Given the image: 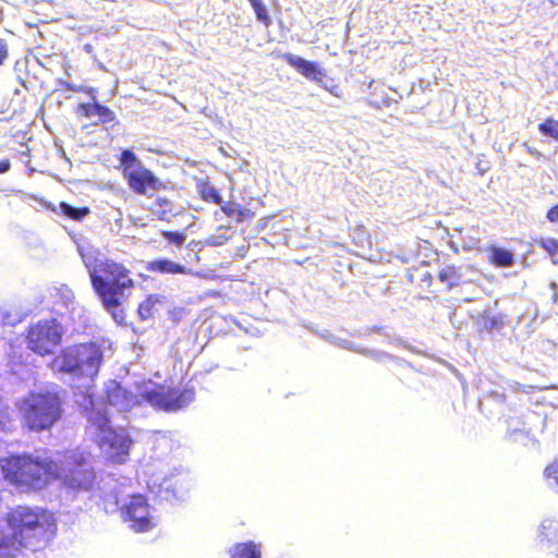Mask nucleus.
<instances>
[{
  "mask_svg": "<svg viewBox=\"0 0 558 558\" xmlns=\"http://www.w3.org/2000/svg\"><path fill=\"white\" fill-rule=\"evenodd\" d=\"M108 407L123 414L143 415L144 408L149 405L156 411L177 412L186 408L195 398L192 388L170 387L153 381L123 387L116 380L106 384Z\"/></svg>",
  "mask_w": 558,
  "mask_h": 558,
  "instance_id": "1",
  "label": "nucleus"
},
{
  "mask_svg": "<svg viewBox=\"0 0 558 558\" xmlns=\"http://www.w3.org/2000/svg\"><path fill=\"white\" fill-rule=\"evenodd\" d=\"M104 360L101 347L95 342L80 343L64 349L54 357L52 369L62 374L64 380L88 386L97 376Z\"/></svg>",
  "mask_w": 558,
  "mask_h": 558,
  "instance_id": "2",
  "label": "nucleus"
},
{
  "mask_svg": "<svg viewBox=\"0 0 558 558\" xmlns=\"http://www.w3.org/2000/svg\"><path fill=\"white\" fill-rule=\"evenodd\" d=\"M90 283L104 308L110 313L117 324L123 325L125 314L121 305L128 296L126 291L134 286L130 278V270L111 259L105 264L100 274L94 275Z\"/></svg>",
  "mask_w": 558,
  "mask_h": 558,
  "instance_id": "3",
  "label": "nucleus"
},
{
  "mask_svg": "<svg viewBox=\"0 0 558 558\" xmlns=\"http://www.w3.org/2000/svg\"><path fill=\"white\" fill-rule=\"evenodd\" d=\"M8 523L19 545L34 551L43 547L56 532L53 515L43 509L20 506L9 513Z\"/></svg>",
  "mask_w": 558,
  "mask_h": 558,
  "instance_id": "4",
  "label": "nucleus"
},
{
  "mask_svg": "<svg viewBox=\"0 0 558 558\" xmlns=\"http://www.w3.org/2000/svg\"><path fill=\"white\" fill-rule=\"evenodd\" d=\"M87 413L90 433L100 448L102 454L113 463H123L128 460L133 440L125 428H113L108 418V413L95 408L93 400Z\"/></svg>",
  "mask_w": 558,
  "mask_h": 558,
  "instance_id": "5",
  "label": "nucleus"
},
{
  "mask_svg": "<svg viewBox=\"0 0 558 558\" xmlns=\"http://www.w3.org/2000/svg\"><path fill=\"white\" fill-rule=\"evenodd\" d=\"M4 478L21 488L41 489L51 480V459L33 458L28 454L11 456L0 460Z\"/></svg>",
  "mask_w": 558,
  "mask_h": 558,
  "instance_id": "6",
  "label": "nucleus"
},
{
  "mask_svg": "<svg viewBox=\"0 0 558 558\" xmlns=\"http://www.w3.org/2000/svg\"><path fill=\"white\" fill-rule=\"evenodd\" d=\"M53 468L52 478H59L63 487L70 492H89L96 482V473L92 464L90 454L82 450H70L51 459Z\"/></svg>",
  "mask_w": 558,
  "mask_h": 558,
  "instance_id": "7",
  "label": "nucleus"
},
{
  "mask_svg": "<svg viewBox=\"0 0 558 558\" xmlns=\"http://www.w3.org/2000/svg\"><path fill=\"white\" fill-rule=\"evenodd\" d=\"M26 426L35 432L49 429L62 414L58 391L31 392L19 402Z\"/></svg>",
  "mask_w": 558,
  "mask_h": 558,
  "instance_id": "8",
  "label": "nucleus"
},
{
  "mask_svg": "<svg viewBox=\"0 0 558 558\" xmlns=\"http://www.w3.org/2000/svg\"><path fill=\"white\" fill-rule=\"evenodd\" d=\"M120 163L123 177L134 193L147 195L149 191H157L163 186L161 181L143 165L131 149L122 150Z\"/></svg>",
  "mask_w": 558,
  "mask_h": 558,
  "instance_id": "9",
  "label": "nucleus"
},
{
  "mask_svg": "<svg viewBox=\"0 0 558 558\" xmlns=\"http://www.w3.org/2000/svg\"><path fill=\"white\" fill-rule=\"evenodd\" d=\"M61 337V328L56 319L39 320L28 330L27 347L37 354H50L59 345Z\"/></svg>",
  "mask_w": 558,
  "mask_h": 558,
  "instance_id": "10",
  "label": "nucleus"
},
{
  "mask_svg": "<svg viewBox=\"0 0 558 558\" xmlns=\"http://www.w3.org/2000/svg\"><path fill=\"white\" fill-rule=\"evenodd\" d=\"M124 521L130 523V529L135 532L149 531L155 524L150 514V508L145 496L132 495L121 507Z\"/></svg>",
  "mask_w": 558,
  "mask_h": 558,
  "instance_id": "11",
  "label": "nucleus"
},
{
  "mask_svg": "<svg viewBox=\"0 0 558 558\" xmlns=\"http://www.w3.org/2000/svg\"><path fill=\"white\" fill-rule=\"evenodd\" d=\"M286 62L295 69L301 75L310 81L323 85V78L326 77V71L314 61H308L300 56L287 52L282 56Z\"/></svg>",
  "mask_w": 558,
  "mask_h": 558,
  "instance_id": "12",
  "label": "nucleus"
},
{
  "mask_svg": "<svg viewBox=\"0 0 558 558\" xmlns=\"http://www.w3.org/2000/svg\"><path fill=\"white\" fill-rule=\"evenodd\" d=\"M77 251L88 271L90 281L94 275L100 274L105 268V264L111 260L101 254L98 248L88 243L78 244Z\"/></svg>",
  "mask_w": 558,
  "mask_h": 558,
  "instance_id": "13",
  "label": "nucleus"
},
{
  "mask_svg": "<svg viewBox=\"0 0 558 558\" xmlns=\"http://www.w3.org/2000/svg\"><path fill=\"white\" fill-rule=\"evenodd\" d=\"M192 486V477L189 472L180 470L177 474H171L169 478H163L160 487L167 492L171 490L175 499H184Z\"/></svg>",
  "mask_w": 558,
  "mask_h": 558,
  "instance_id": "14",
  "label": "nucleus"
},
{
  "mask_svg": "<svg viewBox=\"0 0 558 558\" xmlns=\"http://www.w3.org/2000/svg\"><path fill=\"white\" fill-rule=\"evenodd\" d=\"M331 344L335 347H338L343 350H348L354 353L362 354L366 357H369L373 361L376 362H385L386 360H395L396 357L391 354L380 351V350H372L367 348H363L356 343H354L351 340H347L343 338H340L338 336H335V338H331Z\"/></svg>",
  "mask_w": 558,
  "mask_h": 558,
  "instance_id": "15",
  "label": "nucleus"
},
{
  "mask_svg": "<svg viewBox=\"0 0 558 558\" xmlns=\"http://www.w3.org/2000/svg\"><path fill=\"white\" fill-rule=\"evenodd\" d=\"M78 111L82 112L88 119L96 118V120L94 121L95 124H107L113 122L116 119V114L112 110L98 102L81 104L78 106Z\"/></svg>",
  "mask_w": 558,
  "mask_h": 558,
  "instance_id": "16",
  "label": "nucleus"
},
{
  "mask_svg": "<svg viewBox=\"0 0 558 558\" xmlns=\"http://www.w3.org/2000/svg\"><path fill=\"white\" fill-rule=\"evenodd\" d=\"M146 269L160 274H184L185 267L170 259H155L147 264Z\"/></svg>",
  "mask_w": 558,
  "mask_h": 558,
  "instance_id": "17",
  "label": "nucleus"
},
{
  "mask_svg": "<svg viewBox=\"0 0 558 558\" xmlns=\"http://www.w3.org/2000/svg\"><path fill=\"white\" fill-rule=\"evenodd\" d=\"M231 558H260L259 546L254 542L238 543L229 549Z\"/></svg>",
  "mask_w": 558,
  "mask_h": 558,
  "instance_id": "18",
  "label": "nucleus"
},
{
  "mask_svg": "<svg viewBox=\"0 0 558 558\" xmlns=\"http://www.w3.org/2000/svg\"><path fill=\"white\" fill-rule=\"evenodd\" d=\"M52 296L54 298L56 303H60L66 311H69V313L72 314L75 311L74 293L66 284L56 287Z\"/></svg>",
  "mask_w": 558,
  "mask_h": 558,
  "instance_id": "19",
  "label": "nucleus"
},
{
  "mask_svg": "<svg viewBox=\"0 0 558 558\" xmlns=\"http://www.w3.org/2000/svg\"><path fill=\"white\" fill-rule=\"evenodd\" d=\"M489 252L490 262L497 267H510L514 263L513 253L504 247L492 246Z\"/></svg>",
  "mask_w": 558,
  "mask_h": 558,
  "instance_id": "20",
  "label": "nucleus"
},
{
  "mask_svg": "<svg viewBox=\"0 0 558 558\" xmlns=\"http://www.w3.org/2000/svg\"><path fill=\"white\" fill-rule=\"evenodd\" d=\"M24 545H19V539L4 536L0 541V558H17Z\"/></svg>",
  "mask_w": 558,
  "mask_h": 558,
  "instance_id": "21",
  "label": "nucleus"
},
{
  "mask_svg": "<svg viewBox=\"0 0 558 558\" xmlns=\"http://www.w3.org/2000/svg\"><path fill=\"white\" fill-rule=\"evenodd\" d=\"M438 278L442 283H446L449 288H452L458 286L459 281L461 280L460 269L452 265H447L440 269Z\"/></svg>",
  "mask_w": 558,
  "mask_h": 558,
  "instance_id": "22",
  "label": "nucleus"
},
{
  "mask_svg": "<svg viewBox=\"0 0 558 558\" xmlns=\"http://www.w3.org/2000/svg\"><path fill=\"white\" fill-rule=\"evenodd\" d=\"M221 210L228 216L235 218L236 221L242 222L244 221L245 217L250 215V210L246 208H242L241 205L236 203H222L220 206Z\"/></svg>",
  "mask_w": 558,
  "mask_h": 558,
  "instance_id": "23",
  "label": "nucleus"
},
{
  "mask_svg": "<svg viewBox=\"0 0 558 558\" xmlns=\"http://www.w3.org/2000/svg\"><path fill=\"white\" fill-rule=\"evenodd\" d=\"M60 209L64 216L76 221L83 220L89 214V209L87 207L77 208L65 202L60 203Z\"/></svg>",
  "mask_w": 558,
  "mask_h": 558,
  "instance_id": "24",
  "label": "nucleus"
},
{
  "mask_svg": "<svg viewBox=\"0 0 558 558\" xmlns=\"http://www.w3.org/2000/svg\"><path fill=\"white\" fill-rule=\"evenodd\" d=\"M558 532V522L546 519L541 524V535L547 541H554Z\"/></svg>",
  "mask_w": 558,
  "mask_h": 558,
  "instance_id": "25",
  "label": "nucleus"
},
{
  "mask_svg": "<svg viewBox=\"0 0 558 558\" xmlns=\"http://www.w3.org/2000/svg\"><path fill=\"white\" fill-rule=\"evenodd\" d=\"M158 302V298L149 295L145 301L138 305V315L141 319L146 320L153 315L155 304Z\"/></svg>",
  "mask_w": 558,
  "mask_h": 558,
  "instance_id": "26",
  "label": "nucleus"
},
{
  "mask_svg": "<svg viewBox=\"0 0 558 558\" xmlns=\"http://www.w3.org/2000/svg\"><path fill=\"white\" fill-rule=\"evenodd\" d=\"M251 5H252V8H253V10L255 12L257 21L263 23L266 27L270 26L271 19L269 16L267 8L263 3V1L259 0L257 2L252 3Z\"/></svg>",
  "mask_w": 558,
  "mask_h": 558,
  "instance_id": "27",
  "label": "nucleus"
},
{
  "mask_svg": "<svg viewBox=\"0 0 558 558\" xmlns=\"http://www.w3.org/2000/svg\"><path fill=\"white\" fill-rule=\"evenodd\" d=\"M544 475L547 480L548 487L558 492V461H554L549 464L545 469Z\"/></svg>",
  "mask_w": 558,
  "mask_h": 558,
  "instance_id": "28",
  "label": "nucleus"
},
{
  "mask_svg": "<svg viewBox=\"0 0 558 558\" xmlns=\"http://www.w3.org/2000/svg\"><path fill=\"white\" fill-rule=\"evenodd\" d=\"M538 130L543 135L551 137L558 142V121L547 119L538 125Z\"/></svg>",
  "mask_w": 558,
  "mask_h": 558,
  "instance_id": "29",
  "label": "nucleus"
},
{
  "mask_svg": "<svg viewBox=\"0 0 558 558\" xmlns=\"http://www.w3.org/2000/svg\"><path fill=\"white\" fill-rule=\"evenodd\" d=\"M539 245L550 255L553 263L558 264V240L554 238L542 239Z\"/></svg>",
  "mask_w": 558,
  "mask_h": 558,
  "instance_id": "30",
  "label": "nucleus"
},
{
  "mask_svg": "<svg viewBox=\"0 0 558 558\" xmlns=\"http://www.w3.org/2000/svg\"><path fill=\"white\" fill-rule=\"evenodd\" d=\"M203 197L206 199V201H210L217 205H222L223 201H222V197L220 196L218 190L214 186H206L204 187L203 190Z\"/></svg>",
  "mask_w": 558,
  "mask_h": 558,
  "instance_id": "31",
  "label": "nucleus"
},
{
  "mask_svg": "<svg viewBox=\"0 0 558 558\" xmlns=\"http://www.w3.org/2000/svg\"><path fill=\"white\" fill-rule=\"evenodd\" d=\"M163 236L170 243H173L178 246L182 245L186 238L184 233L178 232V231H174V232L166 231V232H163Z\"/></svg>",
  "mask_w": 558,
  "mask_h": 558,
  "instance_id": "32",
  "label": "nucleus"
},
{
  "mask_svg": "<svg viewBox=\"0 0 558 558\" xmlns=\"http://www.w3.org/2000/svg\"><path fill=\"white\" fill-rule=\"evenodd\" d=\"M0 322L4 325H14L16 322L15 317H11V315L3 311V308H0Z\"/></svg>",
  "mask_w": 558,
  "mask_h": 558,
  "instance_id": "33",
  "label": "nucleus"
},
{
  "mask_svg": "<svg viewBox=\"0 0 558 558\" xmlns=\"http://www.w3.org/2000/svg\"><path fill=\"white\" fill-rule=\"evenodd\" d=\"M487 324L490 329H500L504 326L502 318L500 316H493L487 319Z\"/></svg>",
  "mask_w": 558,
  "mask_h": 558,
  "instance_id": "34",
  "label": "nucleus"
},
{
  "mask_svg": "<svg viewBox=\"0 0 558 558\" xmlns=\"http://www.w3.org/2000/svg\"><path fill=\"white\" fill-rule=\"evenodd\" d=\"M229 240V236L226 234L213 235L208 242L213 245L219 246L225 244Z\"/></svg>",
  "mask_w": 558,
  "mask_h": 558,
  "instance_id": "35",
  "label": "nucleus"
},
{
  "mask_svg": "<svg viewBox=\"0 0 558 558\" xmlns=\"http://www.w3.org/2000/svg\"><path fill=\"white\" fill-rule=\"evenodd\" d=\"M547 219L551 222H558V205L551 207L547 213Z\"/></svg>",
  "mask_w": 558,
  "mask_h": 558,
  "instance_id": "36",
  "label": "nucleus"
},
{
  "mask_svg": "<svg viewBox=\"0 0 558 558\" xmlns=\"http://www.w3.org/2000/svg\"><path fill=\"white\" fill-rule=\"evenodd\" d=\"M319 337L323 338L324 340H326L328 343L331 344V338H335V335L331 333L330 331L328 330H322L318 332Z\"/></svg>",
  "mask_w": 558,
  "mask_h": 558,
  "instance_id": "37",
  "label": "nucleus"
},
{
  "mask_svg": "<svg viewBox=\"0 0 558 558\" xmlns=\"http://www.w3.org/2000/svg\"><path fill=\"white\" fill-rule=\"evenodd\" d=\"M59 85L63 86L66 90H70V92H78L80 90L78 87H76L75 85H73L69 82H65V81H59Z\"/></svg>",
  "mask_w": 558,
  "mask_h": 558,
  "instance_id": "38",
  "label": "nucleus"
},
{
  "mask_svg": "<svg viewBox=\"0 0 558 558\" xmlns=\"http://www.w3.org/2000/svg\"><path fill=\"white\" fill-rule=\"evenodd\" d=\"M11 163L9 159L0 161V174L5 173L10 170Z\"/></svg>",
  "mask_w": 558,
  "mask_h": 558,
  "instance_id": "39",
  "label": "nucleus"
},
{
  "mask_svg": "<svg viewBox=\"0 0 558 558\" xmlns=\"http://www.w3.org/2000/svg\"><path fill=\"white\" fill-rule=\"evenodd\" d=\"M5 57H7L5 44L2 40H0V64L3 62Z\"/></svg>",
  "mask_w": 558,
  "mask_h": 558,
  "instance_id": "40",
  "label": "nucleus"
},
{
  "mask_svg": "<svg viewBox=\"0 0 558 558\" xmlns=\"http://www.w3.org/2000/svg\"><path fill=\"white\" fill-rule=\"evenodd\" d=\"M549 287L554 291L553 301L557 302V292L556 291L558 289V286L556 282H550Z\"/></svg>",
  "mask_w": 558,
  "mask_h": 558,
  "instance_id": "41",
  "label": "nucleus"
},
{
  "mask_svg": "<svg viewBox=\"0 0 558 558\" xmlns=\"http://www.w3.org/2000/svg\"><path fill=\"white\" fill-rule=\"evenodd\" d=\"M3 426V403H2V400L0 399V429L2 428Z\"/></svg>",
  "mask_w": 558,
  "mask_h": 558,
  "instance_id": "42",
  "label": "nucleus"
},
{
  "mask_svg": "<svg viewBox=\"0 0 558 558\" xmlns=\"http://www.w3.org/2000/svg\"><path fill=\"white\" fill-rule=\"evenodd\" d=\"M391 342H392V343H395V344L403 345L404 348H408V345L403 342V340H402V339L393 338V339L391 340Z\"/></svg>",
  "mask_w": 558,
  "mask_h": 558,
  "instance_id": "43",
  "label": "nucleus"
},
{
  "mask_svg": "<svg viewBox=\"0 0 558 558\" xmlns=\"http://www.w3.org/2000/svg\"><path fill=\"white\" fill-rule=\"evenodd\" d=\"M381 327H378V326H373V327H369L366 329L367 332H380L381 331Z\"/></svg>",
  "mask_w": 558,
  "mask_h": 558,
  "instance_id": "44",
  "label": "nucleus"
},
{
  "mask_svg": "<svg viewBox=\"0 0 558 558\" xmlns=\"http://www.w3.org/2000/svg\"><path fill=\"white\" fill-rule=\"evenodd\" d=\"M373 84H374V81L369 82V86L368 87L371 88L373 86Z\"/></svg>",
  "mask_w": 558,
  "mask_h": 558,
  "instance_id": "45",
  "label": "nucleus"
}]
</instances>
